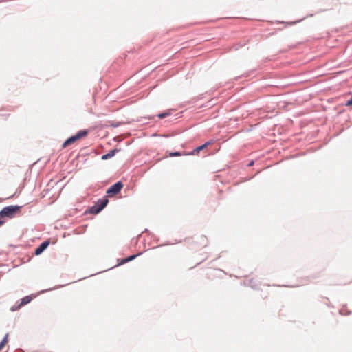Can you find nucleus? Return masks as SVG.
<instances>
[{
	"mask_svg": "<svg viewBox=\"0 0 352 352\" xmlns=\"http://www.w3.org/2000/svg\"><path fill=\"white\" fill-rule=\"evenodd\" d=\"M21 208V206L13 205L4 207L0 211V219L5 217L12 218Z\"/></svg>",
	"mask_w": 352,
	"mask_h": 352,
	"instance_id": "nucleus-1",
	"label": "nucleus"
},
{
	"mask_svg": "<svg viewBox=\"0 0 352 352\" xmlns=\"http://www.w3.org/2000/svg\"><path fill=\"white\" fill-rule=\"evenodd\" d=\"M109 200L107 197L99 199L93 206L89 208V212L97 214L107 206Z\"/></svg>",
	"mask_w": 352,
	"mask_h": 352,
	"instance_id": "nucleus-2",
	"label": "nucleus"
},
{
	"mask_svg": "<svg viewBox=\"0 0 352 352\" xmlns=\"http://www.w3.org/2000/svg\"><path fill=\"white\" fill-rule=\"evenodd\" d=\"M88 134V131L87 130H80L78 132H77L76 134L74 135H72L67 138L64 143L63 144V147L65 148L70 144L74 143L77 140H80V138H82L85 137Z\"/></svg>",
	"mask_w": 352,
	"mask_h": 352,
	"instance_id": "nucleus-3",
	"label": "nucleus"
},
{
	"mask_svg": "<svg viewBox=\"0 0 352 352\" xmlns=\"http://www.w3.org/2000/svg\"><path fill=\"white\" fill-rule=\"evenodd\" d=\"M123 186L122 182L121 181H118L107 189V194L109 196L116 195L121 191Z\"/></svg>",
	"mask_w": 352,
	"mask_h": 352,
	"instance_id": "nucleus-4",
	"label": "nucleus"
},
{
	"mask_svg": "<svg viewBox=\"0 0 352 352\" xmlns=\"http://www.w3.org/2000/svg\"><path fill=\"white\" fill-rule=\"evenodd\" d=\"M50 241L46 240L43 241L34 250V254L36 256H38L41 254L50 245Z\"/></svg>",
	"mask_w": 352,
	"mask_h": 352,
	"instance_id": "nucleus-5",
	"label": "nucleus"
},
{
	"mask_svg": "<svg viewBox=\"0 0 352 352\" xmlns=\"http://www.w3.org/2000/svg\"><path fill=\"white\" fill-rule=\"evenodd\" d=\"M32 298L30 296H26L21 298V303L17 306H13L11 307V311H14L19 309L21 307L24 306L31 302Z\"/></svg>",
	"mask_w": 352,
	"mask_h": 352,
	"instance_id": "nucleus-6",
	"label": "nucleus"
},
{
	"mask_svg": "<svg viewBox=\"0 0 352 352\" xmlns=\"http://www.w3.org/2000/svg\"><path fill=\"white\" fill-rule=\"evenodd\" d=\"M142 254V252H139L136 254H132V255H130L126 258H121L120 260V262H119V265H124L128 262H130L133 260H134L135 258H137L138 256H140L141 254Z\"/></svg>",
	"mask_w": 352,
	"mask_h": 352,
	"instance_id": "nucleus-7",
	"label": "nucleus"
},
{
	"mask_svg": "<svg viewBox=\"0 0 352 352\" xmlns=\"http://www.w3.org/2000/svg\"><path fill=\"white\" fill-rule=\"evenodd\" d=\"M119 151L120 150L117 148L111 150L108 153L102 155L101 159L102 160H107L113 157L118 152H119Z\"/></svg>",
	"mask_w": 352,
	"mask_h": 352,
	"instance_id": "nucleus-8",
	"label": "nucleus"
},
{
	"mask_svg": "<svg viewBox=\"0 0 352 352\" xmlns=\"http://www.w3.org/2000/svg\"><path fill=\"white\" fill-rule=\"evenodd\" d=\"M206 148L204 147V146L202 144L201 146H199L197 147H196L195 149H193L191 152L190 153H185L184 155H198L200 151H203L204 149H205Z\"/></svg>",
	"mask_w": 352,
	"mask_h": 352,
	"instance_id": "nucleus-9",
	"label": "nucleus"
},
{
	"mask_svg": "<svg viewBox=\"0 0 352 352\" xmlns=\"http://www.w3.org/2000/svg\"><path fill=\"white\" fill-rule=\"evenodd\" d=\"M248 285L253 289H257L258 286V285L256 283V282L254 279H250L249 280Z\"/></svg>",
	"mask_w": 352,
	"mask_h": 352,
	"instance_id": "nucleus-10",
	"label": "nucleus"
},
{
	"mask_svg": "<svg viewBox=\"0 0 352 352\" xmlns=\"http://www.w3.org/2000/svg\"><path fill=\"white\" fill-rule=\"evenodd\" d=\"M185 153H186V152L181 153L179 151H175V152L170 153L169 156L170 157H178V156L185 155H184Z\"/></svg>",
	"mask_w": 352,
	"mask_h": 352,
	"instance_id": "nucleus-11",
	"label": "nucleus"
},
{
	"mask_svg": "<svg viewBox=\"0 0 352 352\" xmlns=\"http://www.w3.org/2000/svg\"><path fill=\"white\" fill-rule=\"evenodd\" d=\"M170 113L169 112H162L157 115V116L160 118L163 119L168 116Z\"/></svg>",
	"mask_w": 352,
	"mask_h": 352,
	"instance_id": "nucleus-12",
	"label": "nucleus"
},
{
	"mask_svg": "<svg viewBox=\"0 0 352 352\" xmlns=\"http://www.w3.org/2000/svg\"><path fill=\"white\" fill-rule=\"evenodd\" d=\"M345 311H346V307H343L340 310V314H342V315H349L351 314V311H347V312H345Z\"/></svg>",
	"mask_w": 352,
	"mask_h": 352,
	"instance_id": "nucleus-13",
	"label": "nucleus"
},
{
	"mask_svg": "<svg viewBox=\"0 0 352 352\" xmlns=\"http://www.w3.org/2000/svg\"><path fill=\"white\" fill-rule=\"evenodd\" d=\"M8 334H6L4 338H3V340L1 341V344L3 346H5L6 343L8 342Z\"/></svg>",
	"mask_w": 352,
	"mask_h": 352,
	"instance_id": "nucleus-14",
	"label": "nucleus"
},
{
	"mask_svg": "<svg viewBox=\"0 0 352 352\" xmlns=\"http://www.w3.org/2000/svg\"><path fill=\"white\" fill-rule=\"evenodd\" d=\"M8 334H6L4 338H3V340L1 341V344L3 346H5L6 343L8 342Z\"/></svg>",
	"mask_w": 352,
	"mask_h": 352,
	"instance_id": "nucleus-15",
	"label": "nucleus"
},
{
	"mask_svg": "<svg viewBox=\"0 0 352 352\" xmlns=\"http://www.w3.org/2000/svg\"><path fill=\"white\" fill-rule=\"evenodd\" d=\"M212 141L210 140V141H208L206 143H204L203 145L204 146L205 148H206L207 146L210 145L212 144Z\"/></svg>",
	"mask_w": 352,
	"mask_h": 352,
	"instance_id": "nucleus-16",
	"label": "nucleus"
},
{
	"mask_svg": "<svg viewBox=\"0 0 352 352\" xmlns=\"http://www.w3.org/2000/svg\"><path fill=\"white\" fill-rule=\"evenodd\" d=\"M304 19H305V18L301 19H300V20H298V21H296L290 22V23H288V24H289V25L296 24V23H298V22H300V21H302Z\"/></svg>",
	"mask_w": 352,
	"mask_h": 352,
	"instance_id": "nucleus-17",
	"label": "nucleus"
},
{
	"mask_svg": "<svg viewBox=\"0 0 352 352\" xmlns=\"http://www.w3.org/2000/svg\"><path fill=\"white\" fill-rule=\"evenodd\" d=\"M254 164V161H251L249 162V164H248V166H252V165Z\"/></svg>",
	"mask_w": 352,
	"mask_h": 352,
	"instance_id": "nucleus-18",
	"label": "nucleus"
},
{
	"mask_svg": "<svg viewBox=\"0 0 352 352\" xmlns=\"http://www.w3.org/2000/svg\"><path fill=\"white\" fill-rule=\"evenodd\" d=\"M4 223V221L2 219H0V226H2Z\"/></svg>",
	"mask_w": 352,
	"mask_h": 352,
	"instance_id": "nucleus-19",
	"label": "nucleus"
},
{
	"mask_svg": "<svg viewBox=\"0 0 352 352\" xmlns=\"http://www.w3.org/2000/svg\"><path fill=\"white\" fill-rule=\"evenodd\" d=\"M4 223V221L2 219H0V226H2Z\"/></svg>",
	"mask_w": 352,
	"mask_h": 352,
	"instance_id": "nucleus-20",
	"label": "nucleus"
},
{
	"mask_svg": "<svg viewBox=\"0 0 352 352\" xmlns=\"http://www.w3.org/2000/svg\"><path fill=\"white\" fill-rule=\"evenodd\" d=\"M155 118V116H148V119H153Z\"/></svg>",
	"mask_w": 352,
	"mask_h": 352,
	"instance_id": "nucleus-21",
	"label": "nucleus"
},
{
	"mask_svg": "<svg viewBox=\"0 0 352 352\" xmlns=\"http://www.w3.org/2000/svg\"><path fill=\"white\" fill-rule=\"evenodd\" d=\"M3 345H2L1 343H0V350H1L3 348Z\"/></svg>",
	"mask_w": 352,
	"mask_h": 352,
	"instance_id": "nucleus-22",
	"label": "nucleus"
},
{
	"mask_svg": "<svg viewBox=\"0 0 352 352\" xmlns=\"http://www.w3.org/2000/svg\"><path fill=\"white\" fill-rule=\"evenodd\" d=\"M148 232V229H145L143 232Z\"/></svg>",
	"mask_w": 352,
	"mask_h": 352,
	"instance_id": "nucleus-23",
	"label": "nucleus"
}]
</instances>
